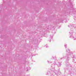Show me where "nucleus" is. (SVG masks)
I'll return each mask as SVG.
<instances>
[{"mask_svg":"<svg viewBox=\"0 0 76 76\" xmlns=\"http://www.w3.org/2000/svg\"><path fill=\"white\" fill-rule=\"evenodd\" d=\"M66 46H67V45H65V47H66Z\"/></svg>","mask_w":76,"mask_h":76,"instance_id":"obj_1","label":"nucleus"},{"mask_svg":"<svg viewBox=\"0 0 76 76\" xmlns=\"http://www.w3.org/2000/svg\"><path fill=\"white\" fill-rule=\"evenodd\" d=\"M74 39L75 40V39Z\"/></svg>","mask_w":76,"mask_h":76,"instance_id":"obj_2","label":"nucleus"},{"mask_svg":"<svg viewBox=\"0 0 76 76\" xmlns=\"http://www.w3.org/2000/svg\"><path fill=\"white\" fill-rule=\"evenodd\" d=\"M68 50V51H69V50Z\"/></svg>","mask_w":76,"mask_h":76,"instance_id":"obj_3","label":"nucleus"},{"mask_svg":"<svg viewBox=\"0 0 76 76\" xmlns=\"http://www.w3.org/2000/svg\"><path fill=\"white\" fill-rule=\"evenodd\" d=\"M27 71H28V70H27Z\"/></svg>","mask_w":76,"mask_h":76,"instance_id":"obj_4","label":"nucleus"}]
</instances>
